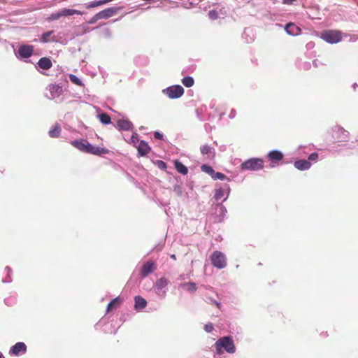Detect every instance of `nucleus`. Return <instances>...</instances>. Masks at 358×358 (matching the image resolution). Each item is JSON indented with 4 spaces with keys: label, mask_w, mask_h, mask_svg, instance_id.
Returning <instances> with one entry per match:
<instances>
[{
    "label": "nucleus",
    "mask_w": 358,
    "mask_h": 358,
    "mask_svg": "<svg viewBox=\"0 0 358 358\" xmlns=\"http://www.w3.org/2000/svg\"><path fill=\"white\" fill-rule=\"evenodd\" d=\"M71 143L79 150L86 153L99 155L108 152L107 149L95 147L85 139L73 141Z\"/></svg>",
    "instance_id": "nucleus-1"
},
{
    "label": "nucleus",
    "mask_w": 358,
    "mask_h": 358,
    "mask_svg": "<svg viewBox=\"0 0 358 358\" xmlns=\"http://www.w3.org/2000/svg\"><path fill=\"white\" fill-rule=\"evenodd\" d=\"M215 347L217 353L219 355L222 354V348L229 353H234L236 348L234 344V341L229 336H224L219 338L215 343Z\"/></svg>",
    "instance_id": "nucleus-2"
},
{
    "label": "nucleus",
    "mask_w": 358,
    "mask_h": 358,
    "mask_svg": "<svg viewBox=\"0 0 358 358\" xmlns=\"http://www.w3.org/2000/svg\"><path fill=\"white\" fill-rule=\"evenodd\" d=\"M320 38L328 43H338L342 41L343 34L339 30H324L321 33Z\"/></svg>",
    "instance_id": "nucleus-3"
},
{
    "label": "nucleus",
    "mask_w": 358,
    "mask_h": 358,
    "mask_svg": "<svg viewBox=\"0 0 358 358\" xmlns=\"http://www.w3.org/2000/svg\"><path fill=\"white\" fill-rule=\"evenodd\" d=\"M349 133L339 126H335L331 129V137L333 143L345 142L348 139Z\"/></svg>",
    "instance_id": "nucleus-4"
},
{
    "label": "nucleus",
    "mask_w": 358,
    "mask_h": 358,
    "mask_svg": "<svg viewBox=\"0 0 358 358\" xmlns=\"http://www.w3.org/2000/svg\"><path fill=\"white\" fill-rule=\"evenodd\" d=\"M212 265L217 269H222L227 266L226 256L220 251H215L210 256Z\"/></svg>",
    "instance_id": "nucleus-5"
},
{
    "label": "nucleus",
    "mask_w": 358,
    "mask_h": 358,
    "mask_svg": "<svg viewBox=\"0 0 358 358\" xmlns=\"http://www.w3.org/2000/svg\"><path fill=\"white\" fill-rule=\"evenodd\" d=\"M243 169L258 171L264 167V161L262 159H250L241 164Z\"/></svg>",
    "instance_id": "nucleus-6"
},
{
    "label": "nucleus",
    "mask_w": 358,
    "mask_h": 358,
    "mask_svg": "<svg viewBox=\"0 0 358 358\" xmlns=\"http://www.w3.org/2000/svg\"><path fill=\"white\" fill-rule=\"evenodd\" d=\"M164 93L170 99H178L184 94V89L180 85H173L164 90Z\"/></svg>",
    "instance_id": "nucleus-7"
},
{
    "label": "nucleus",
    "mask_w": 358,
    "mask_h": 358,
    "mask_svg": "<svg viewBox=\"0 0 358 358\" xmlns=\"http://www.w3.org/2000/svg\"><path fill=\"white\" fill-rule=\"evenodd\" d=\"M156 268V263L153 261H148L142 266L141 270V276L142 278H145L149 274L152 273Z\"/></svg>",
    "instance_id": "nucleus-8"
},
{
    "label": "nucleus",
    "mask_w": 358,
    "mask_h": 358,
    "mask_svg": "<svg viewBox=\"0 0 358 358\" xmlns=\"http://www.w3.org/2000/svg\"><path fill=\"white\" fill-rule=\"evenodd\" d=\"M138 154L139 156L143 157L148 154L151 150L148 143L145 141H141L136 146Z\"/></svg>",
    "instance_id": "nucleus-9"
},
{
    "label": "nucleus",
    "mask_w": 358,
    "mask_h": 358,
    "mask_svg": "<svg viewBox=\"0 0 358 358\" xmlns=\"http://www.w3.org/2000/svg\"><path fill=\"white\" fill-rule=\"evenodd\" d=\"M283 154L278 150H272L267 155V158L272 162H278L283 159Z\"/></svg>",
    "instance_id": "nucleus-10"
},
{
    "label": "nucleus",
    "mask_w": 358,
    "mask_h": 358,
    "mask_svg": "<svg viewBox=\"0 0 358 358\" xmlns=\"http://www.w3.org/2000/svg\"><path fill=\"white\" fill-rule=\"evenodd\" d=\"M294 166L300 171H304L309 169L311 166V164L308 160L301 159L294 162Z\"/></svg>",
    "instance_id": "nucleus-11"
},
{
    "label": "nucleus",
    "mask_w": 358,
    "mask_h": 358,
    "mask_svg": "<svg viewBox=\"0 0 358 358\" xmlns=\"http://www.w3.org/2000/svg\"><path fill=\"white\" fill-rule=\"evenodd\" d=\"M38 65L43 70H48L52 67V63L50 58L45 57L38 60Z\"/></svg>",
    "instance_id": "nucleus-12"
},
{
    "label": "nucleus",
    "mask_w": 358,
    "mask_h": 358,
    "mask_svg": "<svg viewBox=\"0 0 358 358\" xmlns=\"http://www.w3.org/2000/svg\"><path fill=\"white\" fill-rule=\"evenodd\" d=\"M115 13L114 8H108L105 10H103L100 12H99L97 14V17L99 18V20L101 19H107L108 17H110L113 16V15Z\"/></svg>",
    "instance_id": "nucleus-13"
},
{
    "label": "nucleus",
    "mask_w": 358,
    "mask_h": 358,
    "mask_svg": "<svg viewBox=\"0 0 358 358\" xmlns=\"http://www.w3.org/2000/svg\"><path fill=\"white\" fill-rule=\"evenodd\" d=\"M60 11V15L62 17H66V16H71L73 15H83V13L80 10H76V9H71V8H63L59 10Z\"/></svg>",
    "instance_id": "nucleus-14"
},
{
    "label": "nucleus",
    "mask_w": 358,
    "mask_h": 358,
    "mask_svg": "<svg viewBox=\"0 0 358 358\" xmlns=\"http://www.w3.org/2000/svg\"><path fill=\"white\" fill-rule=\"evenodd\" d=\"M134 301H135L134 307H135V309H136V310L143 309L145 308V306L147 305L146 300L140 296H135Z\"/></svg>",
    "instance_id": "nucleus-15"
},
{
    "label": "nucleus",
    "mask_w": 358,
    "mask_h": 358,
    "mask_svg": "<svg viewBox=\"0 0 358 358\" xmlns=\"http://www.w3.org/2000/svg\"><path fill=\"white\" fill-rule=\"evenodd\" d=\"M122 303V299L119 296L113 299L107 306V312H110L113 309L117 308Z\"/></svg>",
    "instance_id": "nucleus-16"
},
{
    "label": "nucleus",
    "mask_w": 358,
    "mask_h": 358,
    "mask_svg": "<svg viewBox=\"0 0 358 358\" xmlns=\"http://www.w3.org/2000/svg\"><path fill=\"white\" fill-rule=\"evenodd\" d=\"M285 29L289 35H296L298 32L300 31V29L292 22L287 23Z\"/></svg>",
    "instance_id": "nucleus-17"
},
{
    "label": "nucleus",
    "mask_w": 358,
    "mask_h": 358,
    "mask_svg": "<svg viewBox=\"0 0 358 358\" xmlns=\"http://www.w3.org/2000/svg\"><path fill=\"white\" fill-rule=\"evenodd\" d=\"M49 90L51 93V95L52 97H57L59 96L62 92V87L57 85V84H51L49 85Z\"/></svg>",
    "instance_id": "nucleus-18"
},
{
    "label": "nucleus",
    "mask_w": 358,
    "mask_h": 358,
    "mask_svg": "<svg viewBox=\"0 0 358 358\" xmlns=\"http://www.w3.org/2000/svg\"><path fill=\"white\" fill-rule=\"evenodd\" d=\"M117 127L119 129L127 131L131 128L132 124L129 120H120L117 122Z\"/></svg>",
    "instance_id": "nucleus-19"
},
{
    "label": "nucleus",
    "mask_w": 358,
    "mask_h": 358,
    "mask_svg": "<svg viewBox=\"0 0 358 358\" xmlns=\"http://www.w3.org/2000/svg\"><path fill=\"white\" fill-rule=\"evenodd\" d=\"M61 127L59 124L56 123L51 129L49 130V135L52 138H57L61 134Z\"/></svg>",
    "instance_id": "nucleus-20"
},
{
    "label": "nucleus",
    "mask_w": 358,
    "mask_h": 358,
    "mask_svg": "<svg viewBox=\"0 0 358 358\" xmlns=\"http://www.w3.org/2000/svg\"><path fill=\"white\" fill-rule=\"evenodd\" d=\"M22 351V342H18L13 345L10 350V355L14 356H18L20 352Z\"/></svg>",
    "instance_id": "nucleus-21"
},
{
    "label": "nucleus",
    "mask_w": 358,
    "mask_h": 358,
    "mask_svg": "<svg viewBox=\"0 0 358 358\" xmlns=\"http://www.w3.org/2000/svg\"><path fill=\"white\" fill-rule=\"evenodd\" d=\"M112 1L113 0H99V1H92L89 3L85 4V8L87 9H90V8H92L94 7H97V6L108 3V2H110Z\"/></svg>",
    "instance_id": "nucleus-22"
},
{
    "label": "nucleus",
    "mask_w": 358,
    "mask_h": 358,
    "mask_svg": "<svg viewBox=\"0 0 358 358\" xmlns=\"http://www.w3.org/2000/svg\"><path fill=\"white\" fill-rule=\"evenodd\" d=\"M169 284V280L166 278H161L158 279L155 284V287L158 289H162L164 287H166Z\"/></svg>",
    "instance_id": "nucleus-23"
},
{
    "label": "nucleus",
    "mask_w": 358,
    "mask_h": 358,
    "mask_svg": "<svg viewBox=\"0 0 358 358\" xmlns=\"http://www.w3.org/2000/svg\"><path fill=\"white\" fill-rule=\"evenodd\" d=\"M175 166L176 170L183 175H186L188 173L187 168L179 161L175 162Z\"/></svg>",
    "instance_id": "nucleus-24"
},
{
    "label": "nucleus",
    "mask_w": 358,
    "mask_h": 358,
    "mask_svg": "<svg viewBox=\"0 0 358 358\" xmlns=\"http://www.w3.org/2000/svg\"><path fill=\"white\" fill-rule=\"evenodd\" d=\"M181 287L182 289H184L187 291H189V292H194L196 290V286L194 282H189L183 283V284H182Z\"/></svg>",
    "instance_id": "nucleus-25"
},
{
    "label": "nucleus",
    "mask_w": 358,
    "mask_h": 358,
    "mask_svg": "<svg viewBox=\"0 0 358 358\" xmlns=\"http://www.w3.org/2000/svg\"><path fill=\"white\" fill-rule=\"evenodd\" d=\"M200 150L203 155H209L213 152V147L210 146L208 144H205L201 146Z\"/></svg>",
    "instance_id": "nucleus-26"
},
{
    "label": "nucleus",
    "mask_w": 358,
    "mask_h": 358,
    "mask_svg": "<svg viewBox=\"0 0 358 358\" xmlns=\"http://www.w3.org/2000/svg\"><path fill=\"white\" fill-rule=\"evenodd\" d=\"M182 83L186 87H191L193 86L194 83V80L192 77L187 76L182 79Z\"/></svg>",
    "instance_id": "nucleus-27"
},
{
    "label": "nucleus",
    "mask_w": 358,
    "mask_h": 358,
    "mask_svg": "<svg viewBox=\"0 0 358 358\" xmlns=\"http://www.w3.org/2000/svg\"><path fill=\"white\" fill-rule=\"evenodd\" d=\"M99 120L101 123L104 124H108L110 123L111 119L110 117L106 113H101L99 115Z\"/></svg>",
    "instance_id": "nucleus-28"
},
{
    "label": "nucleus",
    "mask_w": 358,
    "mask_h": 358,
    "mask_svg": "<svg viewBox=\"0 0 358 358\" xmlns=\"http://www.w3.org/2000/svg\"><path fill=\"white\" fill-rule=\"evenodd\" d=\"M201 170H202L203 172H205V173H206L209 174V175H210V176H211L212 177H213V176H214V174H215V171H214V170H213V169L210 166H209V165L203 164V165H202V166H201Z\"/></svg>",
    "instance_id": "nucleus-29"
},
{
    "label": "nucleus",
    "mask_w": 358,
    "mask_h": 358,
    "mask_svg": "<svg viewBox=\"0 0 358 358\" xmlns=\"http://www.w3.org/2000/svg\"><path fill=\"white\" fill-rule=\"evenodd\" d=\"M33 52V46L24 45V58L29 57Z\"/></svg>",
    "instance_id": "nucleus-30"
},
{
    "label": "nucleus",
    "mask_w": 358,
    "mask_h": 358,
    "mask_svg": "<svg viewBox=\"0 0 358 358\" xmlns=\"http://www.w3.org/2000/svg\"><path fill=\"white\" fill-rule=\"evenodd\" d=\"M69 78L73 83L79 86L83 85L81 80L76 76L71 74L69 76Z\"/></svg>",
    "instance_id": "nucleus-31"
},
{
    "label": "nucleus",
    "mask_w": 358,
    "mask_h": 358,
    "mask_svg": "<svg viewBox=\"0 0 358 358\" xmlns=\"http://www.w3.org/2000/svg\"><path fill=\"white\" fill-rule=\"evenodd\" d=\"M52 33H53L52 31H48V32H45V33L43 34L42 36H41V41L43 43L48 42L49 41L48 38L51 36V34Z\"/></svg>",
    "instance_id": "nucleus-32"
},
{
    "label": "nucleus",
    "mask_w": 358,
    "mask_h": 358,
    "mask_svg": "<svg viewBox=\"0 0 358 358\" xmlns=\"http://www.w3.org/2000/svg\"><path fill=\"white\" fill-rule=\"evenodd\" d=\"M209 17L213 20H217L218 18V13L215 10H211L208 13Z\"/></svg>",
    "instance_id": "nucleus-33"
},
{
    "label": "nucleus",
    "mask_w": 358,
    "mask_h": 358,
    "mask_svg": "<svg viewBox=\"0 0 358 358\" xmlns=\"http://www.w3.org/2000/svg\"><path fill=\"white\" fill-rule=\"evenodd\" d=\"M226 176L220 172L215 173L214 176H213V178L214 180L220 179V180H224L226 178Z\"/></svg>",
    "instance_id": "nucleus-34"
},
{
    "label": "nucleus",
    "mask_w": 358,
    "mask_h": 358,
    "mask_svg": "<svg viewBox=\"0 0 358 358\" xmlns=\"http://www.w3.org/2000/svg\"><path fill=\"white\" fill-rule=\"evenodd\" d=\"M213 329L214 327L212 323H208L204 326V330L208 333L212 332Z\"/></svg>",
    "instance_id": "nucleus-35"
},
{
    "label": "nucleus",
    "mask_w": 358,
    "mask_h": 358,
    "mask_svg": "<svg viewBox=\"0 0 358 358\" xmlns=\"http://www.w3.org/2000/svg\"><path fill=\"white\" fill-rule=\"evenodd\" d=\"M60 17H62V15H60V11H58L57 13H52L50 15V19L52 20H59Z\"/></svg>",
    "instance_id": "nucleus-36"
},
{
    "label": "nucleus",
    "mask_w": 358,
    "mask_h": 358,
    "mask_svg": "<svg viewBox=\"0 0 358 358\" xmlns=\"http://www.w3.org/2000/svg\"><path fill=\"white\" fill-rule=\"evenodd\" d=\"M318 158V154L317 152H313L308 156V160L316 161Z\"/></svg>",
    "instance_id": "nucleus-37"
},
{
    "label": "nucleus",
    "mask_w": 358,
    "mask_h": 358,
    "mask_svg": "<svg viewBox=\"0 0 358 358\" xmlns=\"http://www.w3.org/2000/svg\"><path fill=\"white\" fill-rule=\"evenodd\" d=\"M138 142V138L136 134H134L131 138V143L136 145Z\"/></svg>",
    "instance_id": "nucleus-38"
},
{
    "label": "nucleus",
    "mask_w": 358,
    "mask_h": 358,
    "mask_svg": "<svg viewBox=\"0 0 358 358\" xmlns=\"http://www.w3.org/2000/svg\"><path fill=\"white\" fill-rule=\"evenodd\" d=\"M157 165L158 167L161 169H165L166 168V164L162 160L157 161Z\"/></svg>",
    "instance_id": "nucleus-39"
},
{
    "label": "nucleus",
    "mask_w": 358,
    "mask_h": 358,
    "mask_svg": "<svg viewBox=\"0 0 358 358\" xmlns=\"http://www.w3.org/2000/svg\"><path fill=\"white\" fill-rule=\"evenodd\" d=\"M22 45H21L18 48L16 55L18 58H22Z\"/></svg>",
    "instance_id": "nucleus-40"
},
{
    "label": "nucleus",
    "mask_w": 358,
    "mask_h": 358,
    "mask_svg": "<svg viewBox=\"0 0 358 358\" xmlns=\"http://www.w3.org/2000/svg\"><path fill=\"white\" fill-rule=\"evenodd\" d=\"M97 14L94 15L89 21H88V23L89 24H94L95 23L96 21H98L99 20V18L97 17Z\"/></svg>",
    "instance_id": "nucleus-41"
},
{
    "label": "nucleus",
    "mask_w": 358,
    "mask_h": 358,
    "mask_svg": "<svg viewBox=\"0 0 358 358\" xmlns=\"http://www.w3.org/2000/svg\"><path fill=\"white\" fill-rule=\"evenodd\" d=\"M222 190L219 189L217 191L215 197L216 199H220L222 197Z\"/></svg>",
    "instance_id": "nucleus-42"
},
{
    "label": "nucleus",
    "mask_w": 358,
    "mask_h": 358,
    "mask_svg": "<svg viewBox=\"0 0 358 358\" xmlns=\"http://www.w3.org/2000/svg\"><path fill=\"white\" fill-rule=\"evenodd\" d=\"M154 136L157 139H162V138H163V135L158 131H155L154 133Z\"/></svg>",
    "instance_id": "nucleus-43"
},
{
    "label": "nucleus",
    "mask_w": 358,
    "mask_h": 358,
    "mask_svg": "<svg viewBox=\"0 0 358 358\" xmlns=\"http://www.w3.org/2000/svg\"><path fill=\"white\" fill-rule=\"evenodd\" d=\"M211 302L213 304L215 305L218 308H221V303L216 301L215 300L211 299Z\"/></svg>",
    "instance_id": "nucleus-44"
},
{
    "label": "nucleus",
    "mask_w": 358,
    "mask_h": 358,
    "mask_svg": "<svg viewBox=\"0 0 358 358\" xmlns=\"http://www.w3.org/2000/svg\"><path fill=\"white\" fill-rule=\"evenodd\" d=\"M171 257L172 259H176V255H172L171 256Z\"/></svg>",
    "instance_id": "nucleus-45"
},
{
    "label": "nucleus",
    "mask_w": 358,
    "mask_h": 358,
    "mask_svg": "<svg viewBox=\"0 0 358 358\" xmlns=\"http://www.w3.org/2000/svg\"><path fill=\"white\" fill-rule=\"evenodd\" d=\"M23 348H24V352H25V351H26V349H27V347H26V345H25L24 344V345H23Z\"/></svg>",
    "instance_id": "nucleus-46"
},
{
    "label": "nucleus",
    "mask_w": 358,
    "mask_h": 358,
    "mask_svg": "<svg viewBox=\"0 0 358 358\" xmlns=\"http://www.w3.org/2000/svg\"><path fill=\"white\" fill-rule=\"evenodd\" d=\"M0 358H3L2 354L0 353Z\"/></svg>",
    "instance_id": "nucleus-47"
}]
</instances>
